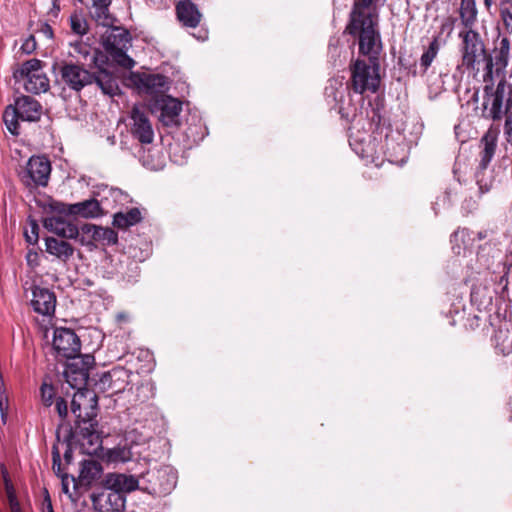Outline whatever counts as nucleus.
Returning a JSON list of instances; mask_svg holds the SVG:
<instances>
[{"instance_id":"obj_12","label":"nucleus","mask_w":512,"mask_h":512,"mask_svg":"<svg viewBox=\"0 0 512 512\" xmlns=\"http://www.w3.org/2000/svg\"><path fill=\"white\" fill-rule=\"evenodd\" d=\"M152 113H159L160 122L167 127H178L180 125V113L182 102L166 94L157 95L149 101Z\"/></svg>"},{"instance_id":"obj_8","label":"nucleus","mask_w":512,"mask_h":512,"mask_svg":"<svg viewBox=\"0 0 512 512\" xmlns=\"http://www.w3.org/2000/svg\"><path fill=\"white\" fill-rule=\"evenodd\" d=\"M97 412L95 406H91V413L87 415L84 424L73 428V439L80 447L83 454L94 455L102 448V439L97 431Z\"/></svg>"},{"instance_id":"obj_48","label":"nucleus","mask_w":512,"mask_h":512,"mask_svg":"<svg viewBox=\"0 0 512 512\" xmlns=\"http://www.w3.org/2000/svg\"><path fill=\"white\" fill-rule=\"evenodd\" d=\"M8 500L11 512H22L19 501L13 491L8 490Z\"/></svg>"},{"instance_id":"obj_60","label":"nucleus","mask_w":512,"mask_h":512,"mask_svg":"<svg viewBox=\"0 0 512 512\" xmlns=\"http://www.w3.org/2000/svg\"><path fill=\"white\" fill-rule=\"evenodd\" d=\"M339 113L342 115V117H345L346 119H348V114L345 115L341 108L339 110Z\"/></svg>"},{"instance_id":"obj_43","label":"nucleus","mask_w":512,"mask_h":512,"mask_svg":"<svg viewBox=\"0 0 512 512\" xmlns=\"http://www.w3.org/2000/svg\"><path fill=\"white\" fill-rule=\"evenodd\" d=\"M41 398L45 406H51L54 398V389L52 385L43 383L41 388Z\"/></svg>"},{"instance_id":"obj_58","label":"nucleus","mask_w":512,"mask_h":512,"mask_svg":"<svg viewBox=\"0 0 512 512\" xmlns=\"http://www.w3.org/2000/svg\"><path fill=\"white\" fill-rule=\"evenodd\" d=\"M478 97H479V95H478V91H476V92L473 94V96H472V100H473L474 102H477V101H478Z\"/></svg>"},{"instance_id":"obj_9","label":"nucleus","mask_w":512,"mask_h":512,"mask_svg":"<svg viewBox=\"0 0 512 512\" xmlns=\"http://www.w3.org/2000/svg\"><path fill=\"white\" fill-rule=\"evenodd\" d=\"M141 490L156 496H164L175 488L176 475L168 466L148 470L140 477Z\"/></svg>"},{"instance_id":"obj_25","label":"nucleus","mask_w":512,"mask_h":512,"mask_svg":"<svg viewBox=\"0 0 512 512\" xmlns=\"http://www.w3.org/2000/svg\"><path fill=\"white\" fill-rule=\"evenodd\" d=\"M45 250L62 262H67L75 251L69 242L55 237H47L45 239Z\"/></svg>"},{"instance_id":"obj_19","label":"nucleus","mask_w":512,"mask_h":512,"mask_svg":"<svg viewBox=\"0 0 512 512\" xmlns=\"http://www.w3.org/2000/svg\"><path fill=\"white\" fill-rule=\"evenodd\" d=\"M90 499L97 512H123L125 509L126 497L111 490L93 493Z\"/></svg>"},{"instance_id":"obj_3","label":"nucleus","mask_w":512,"mask_h":512,"mask_svg":"<svg viewBox=\"0 0 512 512\" xmlns=\"http://www.w3.org/2000/svg\"><path fill=\"white\" fill-rule=\"evenodd\" d=\"M381 49L382 43L380 41L377 42V52L364 54L369 56L370 64L364 60L357 59L351 66V86L355 93L377 92L380 85L378 55Z\"/></svg>"},{"instance_id":"obj_32","label":"nucleus","mask_w":512,"mask_h":512,"mask_svg":"<svg viewBox=\"0 0 512 512\" xmlns=\"http://www.w3.org/2000/svg\"><path fill=\"white\" fill-rule=\"evenodd\" d=\"M129 378L128 371L124 368H115L101 375L96 383L101 391L112 392V382L127 381Z\"/></svg>"},{"instance_id":"obj_37","label":"nucleus","mask_w":512,"mask_h":512,"mask_svg":"<svg viewBox=\"0 0 512 512\" xmlns=\"http://www.w3.org/2000/svg\"><path fill=\"white\" fill-rule=\"evenodd\" d=\"M476 183L479 186L481 192H488L494 185L495 179L492 175V171L482 169L480 166L477 167L475 172Z\"/></svg>"},{"instance_id":"obj_42","label":"nucleus","mask_w":512,"mask_h":512,"mask_svg":"<svg viewBox=\"0 0 512 512\" xmlns=\"http://www.w3.org/2000/svg\"><path fill=\"white\" fill-rule=\"evenodd\" d=\"M72 204H67L61 201H52L49 204V208L52 212L57 213L59 215H73V209L71 208Z\"/></svg>"},{"instance_id":"obj_23","label":"nucleus","mask_w":512,"mask_h":512,"mask_svg":"<svg viewBox=\"0 0 512 512\" xmlns=\"http://www.w3.org/2000/svg\"><path fill=\"white\" fill-rule=\"evenodd\" d=\"M176 16L186 28H196L202 19V14L191 0H182L176 4Z\"/></svg>"},{"instance_id":"obj_40","label":"nucleus","mask_w":512,"mask_h":512,"mask_svg":"<svg viewBox=\"0 0 512 512\" xmlns=\"http://www.w3.org/2000/svg\"><path fill=\"white\" fill-rule=\"evenodd\" d=\"M500 12L505 26L512 31V2L510 0L502 1Z\"/></svg>"},{"instance_id":"obj_36","label":"nucleus","mask_w":512,"mask_h":512,"mask_svg":"<svg viewBox=\"0 0 512 512\" xmlns=\"http://www.w3.org/2000/svg\"><path fill=\"white\" fill-rule=\"evenodd\" d=\"M108 462L111 463H126L132 459V452L129 447H115L107 450L105 454Z\"/></svg>"},{"instance_id":"obj_34","label":"nucleus","mask_w":512,"mask_h":512,"mask_svg":"<svg viewBox=\"0 0 512 512\" xmlns=\"http://www.w3.org/2000/svg\"><path fill=\"white\" fill-rule=\"evenodd\" d=\"M477 10L474 0H462L460 17L465 27H471L476 20Z\"/></svg>"},{"instance_id":"obj_41","label":"nucleus","mask_w":512,"mask_h":512,"mask_svg":"<svg viewBox=\"0 0 512 512\" xmlns=\"http://www.w3.org/2000/svg\"><path fill=\"white\" fill-rule=\"evenodd\" d=\"M74 363L78 364L81 368H83L85 371L89 372L90 368L94 365V357L92 355L86 354L81 355L80 352L77 353L73 358H69Z\"/></svg>"},{"instance_id":"obj_54","label":"nucleus","mask_w":512,"mask_h":512,"mask_svg":"<svg viewBox=\"0 0 512 512\" xmlns=\"http://www.w3.org/2000/svg\"><path fill=\"white\" fill-rule=\"evenodd\" d=\"M76 240H78L79 243L83 246H90V245H93V243L95 242L94 239H92L89 236H86L85 234H79L78 238H76Z\"/></svg>"},{"instance_id":"obj_56","label":"nucleus","mask_w":512,"mask_h":512,"mask_svg":"<svg viewBox=\"0 0 512 512\" xmlns=\"http://www.w3.org/2000/svg\"><path fill=\"white\" fill-rule=\"evenodd\" d=\"M442 201L443 203L445 204L446 202L447 203H450V194L449 192L445 191L442 195Z\"/></svg>"},{"instance_id":"obj_44","label":"nucleus","mask_w":512,"mask_h":512,"mask_svg":"<svg viewBox=\"0 0 512 512\" xmlns=\"http://www.w3.org/2000/svg\"><path fill=\"white\" fill-rule=\"evenodd\" d=\"M25 238L29 244H36L39 238V225L35 220H30V230L25 231Z\"/></svg>"},{"instance_id":"obj_50","label":"nucleus","mask_w":512,"mask_h":512,"mask_svg":"<svg viewBox=\"0 0 512 512\" xmlns=\"http://www.w3.org/2000/svg\"><path fill=\"white\" fill-rule=\"evenodd\" d=\"M0 414L2 424L5 425L8 416V403L7 399L3 395H0Z\"/></svg>"},{"instance_id":"obj_29","label":"nucleus","mask_w":512,"mask_h":512,"mask_svg":"<svg viewBox=\"0 0 512 512\" xmlns=\"http://www.w3.org/2000/svg\"><path fill=\"white\" fill-rule=\"evenodd\" d=\"M52 469L54 473L61 479L62 491L65 494H70L69 484L72 482V475L65 472V466L61 462L60 449L57 444L52 446Z\"/></svg>"},{"instance_id":"obj_46","label":"nucleus","mask_w":512,"mask_h":512,"mask_svg":"<svg viewBox=\"0 0 512 512\" xmlns=\"http://www.w3.org/2000/svg\"><path fill=\"white\" fill-rule=\"evenodd\" d=\"M21 50L25 54H31L36 50V40L33 35L25 39L21 46Z\"/></svg>"},{"instance_id":"obj_35","label":"nucleus","mask_w":512,"mask_h":512,"mask_svg":"<svg viewBox=\"0 0 512 512\" xmlns=\"http://www.w3.org/2000/svg\"><path fill=\"white\" fill-rule=\"evenodd\" d=\"M95 242L112 246L118 242V234L112 228L97 226L94 238Z\"/></svg>"},{"instance_id":"obj_45","label":"nucleus","mask_w":512,"mask_h":512,"mask_svg":"<svg viewBox=\"0 0 512 512\" xmlns=\"http://www.w3.org/2000/svg\"><path fill=\"white\" fill-rule=\"evenodd\" d=\"M55 409H56L59 417L62 420H65L66 417L68 416V404H67V401L64 398H62V397L56 398Z\"/></svg>"},{"instance_id":"obj_26","label":"nucleus","mask_w":512,"mask_h":512,"mask_svg":"<svg viewBox=\"0 0 512 512\" xmlns=\"http://www.w3.org/2000/svg\"><path fill=\"white\" fill-rule=\"evenodd\" d=\"M64 376L67 383L78 391H81L89 382V372L85 371L72 360L67 364Z\"/></svg>"},{"instance_id":"obj_59","label":"nucleus","mask_w":512,"mask_h":512,"mask_svg":"<svg viewBox=\"0 0 512 512\" xmlns=\"http://www.w3.org/2000/svg\"><path fill=\"white\" fill-rule=\"evenodd\" d=\"M492 2H493L492 0H484L485 6L487 8H490V6L492 5Z\"/></svg>"},{"instance_id":"obj_24","label":"nucleus","mask_w":512,"mask_h":512,"mask_svg":"<svg viewBox=\"0 0 512 512\" xmlns=\"http://www.w3.org/2000/svg\"><path fill=\"white\" fill-rule=\"evenodd\" d=\"M44 226L62 239H76L79 235V228L61 216L47 217Z\"/></svg>"},{"instance_id":"obj_18","label":"nucleus","mask_w":512,"mask_h":512,"mask_svg":"<svg viewBox=\"0 0 512 512\" xmlns=\"http://www.w3.org/2000/svg\"><path fill=\"white\" fill-rule=\"evenodd\" d=\"M132 81L141 93L151 95V98L164 94L167 89V77L161 74L138 73L132 76Z\"/></svg>"},{"instance_id":"obj_39","label":"nucleus","mask_w":512,"mask_h":512,"mask_svg":"<svg viewBox=\"0 0 512 512\" xmlns=\"http://www.w3.org/2000/svg\"><path fill=\"white\" fill-rule=\"evenodd\" d=\"M383 111V102L380 100H376L374 105H371L370 111L367 112V116L369 117L371 123L375 125L376 129H378L382 125Z\"/></svg>"},{"instance_id":"obj_21","label":"nucleus","mask_w":512,"mask_h":512,"mask_svg":"<svg viewBox=\"0 0 512 512\" xmlns=\"http://www.w3.org/2000/svg\"><path fill=\"white\" fill-rule=\"evenodd\" d=\"M31 306L38 314L49 316L54 314L56 307V296L48 288L39 286L32 287Z\"/></svg>"},{"instance_id":"obj_61","label":"nucleus","mask_w":512,"mask_h":512,"mask_svg":"<svg viewBox=\"0 0 512 512\" xmlns=\"http://www.w3.org/2000/svg\"><path fill=\"white\" fill-rule=\"evenodd\" d=\"M433 210L435 211V214L438 213L436 207H433Z\"/></svg>"},{"instance_id":"obj_33","label":"nucleus","mask_w":512,"mask_h":512,"mask_svg":"<svg viewBox=\"0 0 512 512\" xmlns=\"http://www.w3.org/2000/svg\"><path fill=\"white\" fill-rule=\"evenodd\" d=\"M439 50H440L439 39H438V37H434L420 58V68L422 69L423 73H426L428 68L431 66V64L434 61V59L436 58Z\"/></svg>"},{"instance_id":"obj_7","label":"nucleus","mask_w":512,"mask_h":512,"mask_svg":"<svg viewBox=\"0 0 512 512\" xmlns=\"http://www.w3.org/2000/svg\"><path fill=\"white\" fill-rule=\"evenodd\" d=\"M14 79L24 81L27 92L39 94L49 89V79L43 71V62L39 59H30L22 63L13 73Z\"/></svg>"},{"instance_id":"obj_4","label":"nucleus","mask_w":512,"mask_h":512,"mask_svg":"<svg viewBox=\"0 0 512 512\" xmlns=\"http://www.w3.org/2000/svg\"><path fill=\"white\" fill-rule=\"evenodd\" d=\"M482 117L500 120L512 108V85L505 78H501L496 89H493L494 80L485 82Z\"/></svg>"},{"instance_id":"obj_38","label":"nucleus","mask_w":512,"mask_h":512,"mask_svg":"<svg viewBox=\"0 0 512 512\" xmlns=\"http://www.w3.org/2000/svg\"><path fill=\"white\" fill-rule=\"evenodd\" d=\"M70 27L71 30L79 36L85 35L89 29L87 20L81 14L77 13L70 16Z\"/></svg>"},{"instance_id":"obj_47","label":"nucleus","mask_w":512,"mask_h":512,"mask_svg":"<svg viewBox=\"0 0 512 512\" xmlns=\"http://www.w3.org/2000/svg\"><path fill=\"white\" fill-rule=\"evenodd\" d=\"M504 135L506 141L512 145V112L506 117L504 124Z\"/></svg>"},{"instance_id":"obj_22","label":"nucleus","mask_w":512,"mask_h":512,"mask_svg":"<svg viewBox=\"0 0 512 512\" xmlns=\"http://www.w3.org/2000/svg\"><path fill=\"white\" fill-rule=\"evenodd\" d=\"M499 133L500 130L498 127L490 126V128L480 139V160L478 166H480L482 169L488 168L495 155Z\"/></svg>"},{"instance_id":"obj_2","label":"nucleus","mask_w":512,"mask_h":512,"mask_svg":"<svg viewBox=\"0 0 512 512\" xmlns=\"http://www.w3.org/2000/svg\"><path fill=\"white\" fill-rule=\"evenodd\" d=\"M385 2L386 0H353L344 32L358 38L360 54L377 52V42H380L378 9Z\"/></svg>"},{"instance_id":"obj_49","label":"nucleus","mask_w":512,"mask_h":512,"mask_svg":"<svg viewBox=\"0 0 512 512\" xmlns=\"http://www.w3.org/2000/svg\"><path fill=\"white\" fill-rule=\"evenodd\" d=\"M96 229H97V225L91 224V223H86V224H83L79 228V234H85L86 236H89L93 239Z\"/></svg>"},{"instance_id":"obj_11","label":"nucleus","mask_w":512,"mask_h":512,"mask_svg":"<svg viewBox=\"0 0 512 512\" xmlns=\"http://www.w3.org/2000/svg\"><path fill=\"white\" fill-rule=\"evenodd\" d=\"M459 37L462 39V65L469 71L478 72L477 64L480 62V58L485 60L487 54L480 34L470 28L467 31L461 32Z\"/></svg>"},{"instance_id":"obj_13","label":"nucleus","mask_w":512,"mask_h":512,"mask_svg":"<svg viewBox=\"0 0 512 512\" xmlns=\"http://www.w3.org/2000/svg\"><path fill=\"white\" fill-rule=\"evenodd\" d=\"M510 54V40L503 37L499 45L495 47L492 54L485 56V73L483 76L484 82H492L494 74L505 78V69L509 63Z\"/></svg>"},{"instance_id":"obj_17","label":"nucleus","mask_w":512,"mask_h":512,"mask_svg":"<svg viewBox=\"0 0 512 512\" xmlns=\"http://www.w3.org/2000/svg\"><path fill=\"white\" fill-rule=\"evenodd\" d=\"M86 9L90 20L99 26H112L117 21L111 13L113 0H78Z\"/></svg>"},{"instance_id":"obj_20","label":"nucleus","mask_w":512,"mask_h":512,"mask_svg":"<svg viewBox=\"0 0 512 512\" xmlns=\"http://www.w3.org/2000/svg\"><path fill=\"white\" fill-rule=\"evenodd\" d=\"M102 486L113 492L120 493L125 496L137 489H141L140 480L133 475L122 473H108L102 480Z\"/></svg>"},{"instance_id":"obj_6","label":"nucleus","mask_w":512,"mask_h":512,"mask_svg":"<svg viewBox=\"0 0 512 512\" xmlns=\"http://www.w3.org/2000/svg\"><path fill=\"white\" fill-rule=\"evenodd\" d=\"M106 27L108 30L103 35V46L106 52L120 66L132 68L134 66V60L127 55V50L131 46L132 40L130 32L114 24Z\"/></svg>"},{"instance_id":"obj_15","label":"nucleus","mask_w":512,"mask_h":512,"mask_svg":"<svg viewBox=\"0 0 512 512\" xmlns=\"http://www.w3.org/2000/svg\"><path fill=\"white\" fill-rule=\"evenodd\" d=\"M131 134L141 144H151L154 131L145 106L135 104L130 112Z\"/></svg>"},{"instance_id":"obj_31","label":"nucleus","mask_w":512,"mask_h":512,"mask_svg":"<svg viewBox=\"0 0 512 512\" xmlns=\"http://www.w3.org/2000/svg\"><path fill=\"white\" fill-rule=\"evenodd\" d=\"M63 427H64V424L62 423L57 428V431H56V443L55 444H57L58 446H59V444L64 446L65 450H64L63 458H64V461H65V464L69 465L73 461V448L77 444L75 443V441L73 439L74 434H73V428H72L71 425L67 426V429H66L67 433L64 436L63 440L61 441L60 430Z\"/></svg>"},{"instance_id":"obj_5","label":"nucleus","mask_w":512,"mask_h":512,"mask_svg":"<svg viewBox=\"0 0 512 512\" xmlns=\"http://www.w3.org/2000/svg\"><path fill=\"white\" fill-rule=\"evenodd\" d=\"M42 115V105L28 95L17 97L13 104L8 105L3 112V121L7 130L15 136L20 134L19 120L37 122Z\"/></svg>"},{"instance_id":"obj_53","label":"nucleus","mask_w":512,"mask_h":512,"mask_svg":"<svg viewBox=\"0 0 512 512\" xmlns=\"http://www.w3.org/2000/svg\"><path fill=\"white\" fill-rule=\"evenodd\" d=\"M40 32L48 39L53 38V29L48 23H43L41 25Z\"/></svg>"},{"instance_id":"obj_1","label":"nucleus","mask_w":512,"mask_h":512,"mask_svg":"<svg viewBox=\"0 0 512 512\" xmlns=\"http://www.w3.org/2000/svg\"><path fill=\"white\" fill-rule=\"evenodd\" d=\"M95 71L87 70L84 65L63 61L54 63L53 71L56 81L68 87L74 92L82 91L86 86L95 83L104 95L113 97L120 93L116 75L110 71L107 65V57L97 52L93 57Z\"/></svg>"},{"instance_id":"obj_16","label":"nucleus","mask_w":512,"mask_h":512,"mask_svg":"<svg viewBox=\"0 0 512 512\" xmlns=\"http://www.w3.org/2000/svg\"><path fill=\"white\" fill-rule=\"evenodd\" d=\"M102 476V464L94 459H85L80 463L78 477L71 476V481L74 488L80 486L89 489L98 484L102 485Z\"/></svg>"},{"instance_id":"obj_10","label":"nucleus","mask_w":512,"mask_h":512,"mask_svg":"<svg viewBox=\"0 0 512 512\" xmlns=\"http://www.w3.org/2000/svg\"><path fill=\"white\" fill-rule=\"evenodd\" d=\"M51 173L49 159L42 155H33L19 172L20 181L26 188L46 187Z\"/></svg>"},{"instance_id":"obj_28","label":"nucleus","mask_w":512,"mask_h":512,"mask_svg":"<svg viewBox=\"0 0 512 512\" xmlns=\"http://www.w3.org/2000/svg\"><path fill=\"white\" fill-rule=\"evenodd\" d=\"M71 208L73 209V215H78L86 219L96 218L102 214L100 203L95 198L74 203Z\"/></svg>"},{"instance_id":"obj_30","label":"nucleus","mask_w":512,"mask_h":512,"mask_svg":"<svg viewBox=\"0 0 512 512\" xmlns=\"http://www.w3.org/2000/svg\"><path fill=\"white\" fill-rule=\"evenodd\" d=\"M142 215L138 208L134 207L127 212H117L113 216V226L118 229H127L141 222Z\"/></svg>"},{"instance_id":"obj_27","label":"nucleus","mask_w":512,"mask_h":512,"mask_svg":"<svg viewBox=\"0 0 512 512\" xmlns=\"http://www.w3.org/2000/svg\"><path fill=\"white\" fill-rule=\"evenodd\" d=\"M82 400H85L84 393L78 391L74 395L72 402H71V412L74 414V416L76 418L74 427L84 424V422L86 421L87 415H90V413H91V406H95V408L97 409L96 396H94L91 399L92 403H90L88 407H85L84 410L82 408V402H81Z\"/></svg>"},{"instance_id":"obj_55","label":"nucleus","mask_w":512,"mask_h":512,"mask_svg":"<svg viewBox=\"0 0 512 512\" xmlns=\"http://www.w3.org/2000/svg\"><path fill=\"white\" fill-rule=\"evenodd\" d=\"M446 29H448V30L452 29V23H451L450 19H447V21L445 23H443L441 26L442 32L445 31Z\"/></svg>"},{"instance_id":"obj_14","label":"nucleus","mask_w":512,"mask_h":512,"mask_svg":"<svg viewBox=\"0 0 512 512\" xmlns=\"http://www.w3.org/2000/svg\"><path fill=\"white\" fill-rule=\"evenodd\" d=\"M53 349L56 352L57 358H73L80 352L81 344L76 333L65 327H57L53 332Z\"/></svg>"},{"instance_id":"obj_52","label":"nucleus","mask_w":512,"mask_h":512,"mask_svg":"<svg viewBox=\"0 0 512 512\" xmlns=\"http://www.w3.org/2000/svg\"><path fill=\"white\" fill-rule=\"evenodd\" d=\"M129 380V378L127 379ZM128 384V381H119V382H112L111 385H112V394H118L120 392H122L126 385Z\"/></svg>"},{"instance_id":"obj_57","label":"nucleus","mask_w":512,"mask_h":512,"mask_svg":"<svg viewBox=\"0 0 512 512\" xmlns=\"http://www.w3.org/2000/svg\"><path fill=\"white\" fill-rule=\"evenodd\" d=\"M207 38V32L204 31L202 35L197 36V39L205 40Z\"/></svg>"},{"instance_id":"obj_51","label":"nucleus","mask_w":512,"mask_h":512,"mask_svg":"<svg viewBox=\"0 0 512 512\" xmlns=\"http://www.w3.org/2000/svg\"><path fill=\"white\" fill-rule=\"evenodd\" d=\"M42 512H54L50 495L47 490H45V497L42 503Z\"/></svg>"}]
</instances>
